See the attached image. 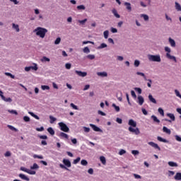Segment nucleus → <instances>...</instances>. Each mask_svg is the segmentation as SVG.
<instances>
[{
    "label": "nucleus",
    "mask_w": 181,
    "mask_h": 181,
    "mask_svg": "<svg viewBox=\"0 0 181 181\" xmlns=\"http://www.w3.org/2000/svg\"><path fill=\"white\" fill-rule=\"evenodd\" d=\"M34 32H36L37 36H40L42 39L45 38L46 33H47V29L41 27L37 28Z\"/></svg>",
    "instance_id": "1"
},
{
    "label": "nucleus",
    "mask_w": 181,
    "mask_h": 181,
    "mask_svg": "<svg viewBox=\"0 0 181 181\" xmlns=\"http://www.w3.org/2000/svg\"><path fill=\"white\" fill-rule=\"evenodd\" d=\"M148 60L150 62H157L158 63H160V62L161 61L160 59V55H152V54H149L148 56Z\"/></svg>",
    "instance_id": "2"
},
{
    "label": "nucleus",
    "mask_w": 181,
    "mask_h": 181,
    "mask_svg": "<svg viewBox=\"0 0 181 181\" xmlns=\"http://www.w3.org/2000/svg\"><path fill=\"white\" fill-rule=\"evenodd\" d=\"M61 131H63V132H69L70 131V129H69V127L66 126V124L64 122H59L58 124Z\"/></svg>",
    "instance_id": "3"
},
{
    "label": "nucleus",
    "mask_w": 181,
    "mask_h": 181,
    "mask_svg": "<svg viewBox=\"0 0 181 181\" xmlns=\"http://www.w3.org/2000/svg\"><path fill=\"white\" fill-rule=\"evenodd\" d=\"M129 132H133L134 134H135V135H139V134H141V132L139 131V129L138 127L134 129L132 127H129Z\"/></svg>",
    "instance_id": "4"
},
{
    "label": "nucleus",
    "mask_w": 181,
    "mask_h": 181,
    "mask_svg": "<svg viewBox=\"0 0 181 181\" xmlns=\"http://www.w3.org/2000/svg\"><path fill=\"white\" fill-rule=\"evenodd\" d=\"M62 162L66 168H71V162H70V160L64 158Z\"/></svg>",
    "instance_id": "5"
},
{
    "label": "nucleus",
    "mask_w": 181,
    "mask_h": 181,
    "mask_svg": "<svg viewBox=\"0 0 181 181\" xmlns=\"http://www.w3.org/2000/svg\"><path fill=\"white\" fill-rule=\"evenodd\" d=\"M89 126L91 127L93 131H95V132H103V130H101V129H100L98 127L95 126L93 124H90Z\"/></svg>",
    "instance_id": "6"
},
{
    "label": "nucleus",
    "mask_w": 181,
    "mask_h": 181,
    "mask_svg": "<svg viewBox=\"0 0 181 181\" xmlns=\"http://www.w3.org/2000/svg\"><path fill=\"white\" fill-rule=\"evenodd\" d=\"M76 74L79 77H86L87 76V72H83L81 71H75Z\"/></svg>",
    "instance_id": "7"
},
{
    "label": "nucleus",
    "mask_w": 181,
    "mask_h": 181,
    "mask_svg": "<svg viewBox=\"0 0 181 181\" xmlns=\"http://www.w3.org/2000/svg\"><path fill=\"white\" fill-rule=\"evenodd\" d=\"M128 125H129L132 128H136V122L131 119L129 120Z\"/></svg>",
    "instance_id": "8"
},
{
    "label": "nucleus",
    "mask_w": 181,
    "mask_h": 181,
    "mask_svg": "<svg viewBox=\"0 0 181 181\" xmlns=\"http://www.w3.org/2000/svg\"><path fill=\"white\" fill-rule=\"evenodd\" d=\"M148 145H150V146H152L153 148H155V149H158V151H160V147H159V146L156 143L150 141L148 142Z\"/></svg>",
    "instance_id": "9"
},
{
    "label": "nucleus",
    "mask_w": 181,
    "mask_h": 181,
    "mask_svg": "<svg viewBox=\"0 0 181 181\" xmlns=\"http://www.w3.org/2000/svg\"><path fill=\"white\" fill-rule=\"evenodd\" d=\"M166 57L167 59H169L170 60H173V62H175V63H177V60L176 59V57L173 56V55H170V54L167 53L166 54Z\"/></svg>",
    "instance_id": "10"
},
{
    "label": "nucleus",
    "mask_w": 181,
    "mask_h": 181,
    "mask_svg": "<svg viewBox=\"0 0 181 181\" xmlns=\"http://www.w3.org/2000/svg\"><path fill=\"white\" fill-rule=\"evenodd\" d=\"M59 136L61 139H69V134L64 132L59 133Z\"/></svg>",
    "instance_id": "11"
},
{
    "label": "nucleus",
    "mask_w": 181,
    "mask_h": 181,
    "mask_svg": "<svg viewBox=\"0 0 181 181\" xmlns=\"http://www.w3.org/2000/svg\"><path fill=\"white\" fill-rule=\"evenodd\" d=\"M138 103L139 105H143L144 103H145V100L144 99V97L141 95L138 96Z\"/></svg>",
    "instance_id": "12"
},
{
    "label": "nucleus",
    "mask_w": 181,
    "mask_h": 181,
    "mask_svg": "<svg viewBox=\"0 0 181 181\" xmlns=\"http://www.w3.org/2000/svg\"><path fill=\"white\" fill-rule=\"evenodd\" d=\"M124 6H126V9L129 11V12H131L132 11V7L131 6V3L125 2Z\"/></svg>",
    "instance_id": "13"
},
{
    "label": "nucleus",
    "mask_w": 181,
    "mask_h": 181,
    "mask_svg": "<svg viewBox=\"0 0 181 181\" xmlns=\"http://www.w3.org/2000/svg\"><path fill=\"white\" fill-rule=\"evenodd\" d=\"M97 76H99V77H107L108 74L107 72H97Z\"/></svg>",
    "instance_id": "14"
},
{
    "label": "nucleus",
    "mask_w": 181,
    "mask_h": 181,
    "mask_svg": "<svg viewBox=\"0 0 181 181\" xmlns=\"http://www.w3.org/2000/svg\"><path fill=\"white\" fill-rule=\"evenodd\" d=\"M112 13H113V15L115 16V18H121V16H119V14H118V12L117 11V9L113 8L112 10Z\"/></svg>",
    "instance_id": "15"
},
{
    "label": "nucleus",
    "mask_w": 181,
    "mask_h": 181,
    "mask_svg": "<svg viewBox=\"0 0 181 181\" xmlns=\"http://www.w3.org/2000/svg\"><path fill=\"white\" fill-rule=\"evenodd\" d=\"M169 43L172 47H176V42H175V40L170 37Z\"/></svg>",
    "instance_id": "16"
},
{
    "label": "nucleus",
    "mask_w": 181,
    "mask_h": 181,
    "mask_svg": "<svg viewBox=\"0 0 181 181\" xmlns=\"http://www.w3.org/2000/svg\"><path fill=\"white\" fill-rule=\"evenodd\" d=\"M148 100L151 101V103H153V104H156V99L152 96L151 94L148 95Z\"/></svg>",
    "instance_id": "17"
},
{
    "label": "nucleus",
    "mask_w": 181,
    "mask_h": 181,
    "mask_svg": "<svg viewBox=\"0 0 181 181\" xmlns=\"http://www.w3.org/2000/svg\"><path fill=\"white\" fill-rule=\"evenodd\" d=\"M163 132H165V134H168V135H170V134H172V132L170 131V129H168V127H163Z\"/></svg>",
    "instance_id": "18"
},
{
    "label": "nucleus",
    "mask_w": 181,
    "mask_h": 181,
    "mask_svg": "<svg viewBox=\"0 0 181 181\" xmlns=\"http://www.w3.org/2000/svg\"><path fill=\"white\" fill-rule=\"evenodd\" d=\"M18 176H19V177H21V179H23V180H27V181L30 180L29 177H28L24 174H19Z\"/></svg>",
    "instance_id": "19"
},
{
    "label": "nucleus",
    "mask_w": 181,
    "mask_h": 181,
    "mask_svg": "<svg viewBox=\"0 0 181 181\" xmlns=\"http://www.w3.org/2000/svg\"><path fill=\"white\" fill-rule=\"evenodd\" d=\"M3 101H5L6 103H12V98H6L4 96H2Z\"/></svg>",
    "instance_id": "20"
},
{
    "label": "nucleus",
    "mask_w": 181,
    "mask_h": 181,
    "mask_svg": "<svg viewBox=\"0 0 181 181\" xmlns=\"http://www.w3.org/2000/svg\"><path fill=\"white\" fill-rule=\"evenodd\" d=\"M151 119L153 120L154 122H156L157 124L160 123V120H159V119H158V117H156V116L155 115H152Z\"/></svg>",
    "instance_id": "21"
},
{
    "label": "nucleus",
    "mask_w": 181,
    "mask_h": 181,
    "mask_svg": "<svg viewBox=\"0 0 181 181\" xmlns=\"http://www.w3.org/2000/svg\"><path fill=\"white\" fill-rule=\"evenodd\" d=\"M175 180H181V173H177L174 177Z\"/></svg>",
    "instance_id": "22"
},
{
    "label": "nucleus",
    "mask_w": 181,
    "mask_h": 181,
    "mask_svg": "<svg viewBox=\"0 0 181 181\" xmlns=\"http://www.w3.org/2000/svg\"><path fill=\"white\" fill-rule=\"evenodd\" d=\"M168 165H169V166H171V168H175V167L177 168V163H176L173 161L168 162Z\"/></svg>",
    "instance_id": "23"
},
{
    "label": "nucleus",
    "mask_w": 181,
    "mask_h": 181,
    "mask_svg": "<svg viewBox=\"0 0 181 181\" xmlns=\"http://www.w3.org/2000/svg\"><path fill=\"white\" fill-rule=\"evenodd\" d=\"M157 139H158V141H159L160 142H164V144L168 143V140H166V139H163V138H162V137H160V136H158V137H157Z\"/></svg>",
    "instance_id": "24"
},
{
    "label": "nucleus",
    "mask_w": 181,
    "mask_h": 181,
    "mask_svg": "<svg viewBox=\"0 0 181 181\" xmlns=\"http://www.w3.org/2000/svg\"><path fill=\"white\" fill-rule=\"evenodd\" d=\"M175 9L178 11V12H181V6L177 2H175Z\"/></svg>",
    "instance_id": "25"
},
{
    "label": "nucleus",
    "mask_w": 181,
    "mask_h": 181,
    "mask_svg": "<svg viewBox=\"0 0 181 181\" xmlns=\"http://www.w3.org/2000/svg\"><path fill=\"white\" fill-rule=\"evenodd\" d=\"M12 26H13V29H15L16 32H19L20 29H19V25L18 24L13 23Z\"/></svg>",
    "instance_id": "26"
},
{
    "label": "nucleus",
    "mask_w": 181,
    "mask_h": 181,
    "mask_svg": "<svg viewBox=\"0 0 181 181\" xmlns=\"http://www.w3.org/2000/svg\"><path fill=\"white\" fill-rule=\"evenodd\" d=\"M100 162H102L103 165H105L107 163V160H105V157L104 156H100Z\"/></svg>",
    "instance_id": "27"
},
{
    "label": "nucleus",
    "mask_w": 181,
    "mask_h": 181,
    "mask_svg": "<svg viewBox=\"0 0 181 181\" xmlns=\"http://www.w3.org/2000/svg\"><path fill=\"white\" fill-rule=\"evenodd\" d=\"M78 11H86V6L84 5H80L77 7Z\"/></svg>",
    "instance_id": "28"
},
{
    "label": "nucleus",
    "mask_w": 181,
    "mask_h": 181,
    "mask_svg": "<svg viewBox=\"0 0 181 181\" xmlns=\"http://www.w3.org/2000/svg\"><path fill=\"white\" fill-rule=\"evenodd\" d=\"M47 132H49V134H50V135H54V130L52 127H49L47 129Z\"/></svg>",
    "instance_id": "29"
},
{
    "label": "nucleus",
    "mask_w": 181,
    "mask_h": 181,
    "mask_svg": "<svg viewBox=\"0 0 181 181\" xmlns=\"http://www.w3.org/2000/svg\"><path fill=\"white\" fill-rule=\"evenodd\" d=\"M167 117H169V118H170V119H172V121H175V115H173L172 113H168Z\"/></svg>",
    "instance_id": "30"
},
{
    "label": "nucleus",
    "mask_w": 181,
    "mask_h": 181,
    "mask_svg": "<svg viewBox=\"0 0 181 181\" xmlns=\"http://www.w3.org/2000/svg\"><path fill=\"white\" fill-rule=\"evenodd\" d=\"M34 66H28L30 68V70H35V71H37V64H33Z\"/></svg>",
    "instance_id": "31"
},
{
    "label": "nucleus",
    "mask_w": 181,
    "mask_h": 181,
    "mask_svg": "<svg viewBox=\"0 0 181 181\" xmlns=\"http://www.w3.org/2000/svg\"><path fill=\"white\" fill-rule=\"evenodd\" d=\"M86 58L88 59L89 60H94V59H95V55L88 54L86 56Z\"/></svg>",
    "instance_id": "32"
},
{
    "label": "nucleus",
    "mask_w": 181,
    "mask_h": 181,
    "mask_svg": "<svg viewBox=\"0 0 181 181\" xmlns=\"http://www.w3.org/2000/svg\"><path fill=\"white\" fill-rule=\"evenodd\" d=\"M112 106L114 107V108H115L116 112H119V110H120L119 106H117V105H115V103H113V104L112 105Z\"/></svg>",
    "instance_id": "33"
},
{
    "label": "nucleus",
    "mask_w": 181,
    "mask_h": 181,
    "mask_svg": "<svg viewBox=\"0 0 181 181\" xmlns=\"http://www.w3.org/2000/svg\"><path fill=\"white\" fill-rule=\"evenodd\" d=\"M158 112L160 114V115H162V117H165V112L161 107L158 108Z\"/></svg>",
    "instance_id": "34"
},
{
    "label": "nucleus",
    "mask_w": 181,
    "mask_h": 181,
    "mask_svg": "<svg viewBox=\"0 0 181 181\" xmlns=\"http://www.w3.org/2000/svg\"><path fill=\"white\" fill-rule=\"evenodd\" d=\"M81 165L83 166H87V165H88V162H87V160H82L81 161Z\"/></svg>",
    "instance_id": "35"
},
{
    "label": "nucleus",
    "mask_w": 181,
    "mask_h": 181,
    "mask_svg": "<svg viewBox=\"0 0 181 181\" xmlns=\"http://www.w3.org/2000/svg\"><path fill=\"white\" fill-rule=\"evenodd\" d=\"M49 122L50 124H53L56 121V117H54L53 116H49Z\"/></svg>",
    "instance_id": "36"
},
{
    "label": "nucleus",
    "mask_w": 181,
    "mask_h": 181,
    "mask_svg": "<svg viewBox=\"0 0 181 181\" xmlns=\"http://www.w3.org/2000/svg\"><path fill=\"white\" fill-rule=\"evenodd\" d=\"M105 39H108V35H110V32L108 30H105L103 33Z\"/></svg>",
    "instance_id": "37"
},
{
    "label": "nucleus",
    "mask_w": 181,
    "mask_h": 181,
    "mask_svg": "<svg viewBox=\"0 0 181 181\" xmlns=\"http://www.w3.org/2000/svg\"><path fill=\"white\" fill-rule=\"evenodd\" d=\"M8 128H9V129H11V131H15V132H18V129L13 126L8 125Z\"/></svg>",
    "instance_id": "38"
},
{
    "label": "nucleus",
    "mask_w": 181,
    "mask_h": 181,
    "mask_svg": "<svg viewBox=\"0 0 181 181\" xmlns=\"http://www.w3.org/2000/svg\"><path fill=\"white\" fill-rule=\"evenodd\" d=\"M42 90H50V87L49 86L42 85L41 86Z\"/></svg>",
    "instance_id": "39"
},
{
    "label": "nucleus",
    "mask_w": 181,
    "mask_h": 181,
    "mask_svg": "<svg viewBox=\"0 0 181 181\" xmlns=\"http://www.w3.org/2000/svg\"><path fill=\"white\" fill-rule=\"evenodd\" d=\"M107 44L105 43H102L99 47H98V49H105V47H107Z\"/></svg>",
    "instance_id": "40"
},
{
    "label": "nucleus",
    "mask_w": 181,
    "mask_h": 181,
    "mask_svg": "<svg viewBox=\"0 0 181 181\" xmlns=\"http://www.w3.org/2000/svg\"><path fill=\"white\" fill-rule=\"evenodd\" d=\"M141 18H144V21H149V16L146 14H141Z\"/></svg>",
    "instance_id": "41"
},
{
    "label": "nucleus",
    "mask_w": 181,
    "mask_h": 181,
    "mask_svg": "<svg viewBox=\"0 0 181 181\" xmlns=\"http://www.w3.org/2000/svg\"><path fill=\"white\" fill-rule=\"evenodd\" d=\"M83 53H90V48L88 47H85L83 49Z\"/></svg>",
    "instance_id": "42"
},
{
    "label": "nucleus",
    "mask_w": 181,
    "mask_h": 181,
    "mask_svg": "<svg viewBox=\"0 0 181 181\" xmlns=\"http://www.w3.org/2000/svg\"><path fill=\"white\" fill-rule=\"evenodd\" d=\"M139 64H141V62L139 60H135L134 61V67H139Z\"/></svg>",
    "instance_id": "43"
},
{
    "label": "nucleus",
    "mask_w": 181,
    "mask_h": 181,
    "mask_svg": "<svg viewBox=\"0 0 181 181\" xmlns=\"http://www.w3.org/2000/svg\"><path fill=\"white\" fill-rule=\"evenodd\" d=\"M81 159V158L80 157H78L76 159L74 160L73 161L74 165H77V163L80 162Z\"/></svg>",
    "instance_id": "44"
},
{
    "label": "nucleus",
    "mask_w": 181,
    "mask_h": 181,
    "mask_svg": "<svg viewBox=\"0 0 181 181\" xmlns=\"http://www.w3.org/2000/svg\"><path fill=\"white\" fill-rule=\"evenodd\" d=\"M5 75L8 76V77H11V78H15V76L13 75L12 74H11V73H9V72H6Z\"/></svg>",
    "instance_id": "45"
},
{
    "label": "nucleus",
    "mask_w": 181,
    "mask_h": 181,
    "mask_svg": "<svg viewBox=\"0 0 181 181\" xmlns=\"http://www.w3.org/2000/svg\"><path fill=\"white\" fill-rule=\"evenodd\" d=\"M20 170H22V172H25L26 173H29V170L25 167H21Z\"/></svg>",
    "instance_id": "46"
},
{
    "label": "nucleus",
    "mask_w": 181,
    "mask_h": 181,
    "mask_svg": "<svg viewBox=\"0 0 181 181\" xmlns=\"http://www.w3.org/2000/svg\"><path fill=\"white\" fill-rule=\"evenodd\" d=\"M62 42V38L57 37L54 41V45H59Z\"/></svg>",
    "instance_id": "47"
},
{
    "label": "nucleus",
    "mask_w": 181,
    "mask_h": 181,
    "mask_svg": "<svg viewBox=\"0 0 181 181\" xmlns=\"http://www.w3.org/2000/svg\"><path fill=\"white\" fill-rule=\"evenodd\" d=\"M65 67H66V69L67 70H70V69H71V64H70V63H66V64H65Z\"/></svg>",
    "instance_id": "48"
},
{
    "label": "nucleus",
    "mask_w": 181,
    "mask_h": 181,
    "mask_svg": "<svg viewBox=\"0 0 181 181\" xmlns=\"http://www.w3.org/2000/svg\"><path fill=\"white\" fill-rule=\"evenodd\" d=\"M41 62H50V59L46 57H43L41 59Z\"/></svg>",
    "instance_id": "49"
},
{
    "label": "nucleus",
    "mask_w": 181,
    "mask_h": 181,
    "mask_svg": "<svg viewBox=\"0 0 181 181\" xmlns=\"http://www.w3.org/2000/svg\"><path fill=\"white\" fill-rule=\"evenodd\" d=\"M30 169H39V165L37 163H34L33 165L30 167Z\"/></svg>",
    "instance_id": "50"
},
{
    "label": "nucleus",
    "mask_w": 181,
    "mask_h": 181,
    "mask_svg": "<svg viewBox=\"0 0 181 181\" xmlns=\"http://www.w3.org/2000/svg\"><path fill=\"white\" fill-rule=\"evenodd\" d=\"M135 91H137L139 94H142V89L141 88H134Z\"/></svg>",
    "instance_id": "51"
},
{
    "label": "nucleus",
    "mask_w": 181,
    "mask_h": 181,
    "mask_svg": "<svg viewBox=\"0 0 181 181\" xmlns=\"http://www.w3.org/2000/svg\"><path fill=\"white\" fill-rule=\"evenodd\" d=\"M23 120L25 121V122H29V121H30V118L28 116H24Z\"/></svg>",
    "instance_id": "52"
},
{
    "label": "nucleus",
    "mask_w": 181,
    "mask_h": 181,
    "mask_svg": "<svg viewBox=\"0 0 181 181\" xmlns=\"http://www.w3.org/2000/svg\"><path fill=\"white\" fill-rule=\"evenodd\" d=\"M59 167H60L62 169H65V170H70L69 168H67V167H66L65 165L59 164Z\"/></svg>",
    "instance_id": "53"
},
{
    "label": "nucleus",
    "mask_w": 181,
    "mask_h": 181,
    "mask_svg": "<svg viewBox=\"0 0 181 181\" xmlns=\"http://www.w3.org/2000/svg\"><path fill=\"white\" fill-rule=\"evenodd\" d=\"M148 83H147V86L148 87H149V88H151V87H152V80L151 79H148Z\"/></svg>",
    "instance_id": "54"
},
{
    "label": "nucleus",
    "mask_w": 181,
    "mask_h": 181,
    "mask_svg": "<svg viewBox=\"0 0 181 181\" xmlns=\"http://www.w3.org/2000/svg\"><path fill=\"white\" fill-rule=\"evenodd\" d=\"M8 111L10 112V114H14L15 115H18V112L16 110H11Z\"/></svg>",
    "instance_id": "55"
},
{
    "label": "nucleus",
    "mask_w": 181,
    "mask_h": 181,
    "mask_svg": "<svg viewBox=\"0 0 181 181\" xmlns=\"http://www.w3.org/2000/svg\"><path fill=\"white\" fill-rule=\"evenodd\" d=\"M124 153H127V151H126L125 150H124V149H121V150L119 151V155H120V156H122V155H124Z\"/></svg>",
    "instance_id": "56"
},
{
    "label": "nucleus",
    "mask_w": 181,
    "mask_h": 181,
    "mask_svg": "<svg viewBox=\"0 0 181 181\" xmlns=\"http://www.w3.org/2000/svg\"><path fill=\"white\" fill-rule=\"evenodd\" d=\"M132 155H139V151L138 150L132 151Z\"/></svg>",
    "instance_id": "57"
},
{
    "label": "nucleus",
    "mask_w": 181,
    "mask_h": 181,
    "mask_svg": "<svg viewBox=\"0 0 181 181\" xmlns=\"http://www.w3.org/2000/svg\"><path fill=\"white\" fill-rule=\"evenodd\" d=\"M11 151H6V152L5 153V154H4V156H5L6 158H8V157L11 156Z\"/></svg>",
    "instance_id": "58"
},
{
    "label": "nucleus",
    "mask_w": 181,
    "mask_h": 181,
    "mask_svg": "<svg viewBox=\"0 0 181 181\" xmlns=\"http://www.w3.org/2000/svg\"><path fill=\"white\" fill-rule=\"evenodd\" d=\"M131 94L133 98H136V94L135 93V91L131 90Z\"/></svg>",
    "instance_id": "59"
},
{
    "label": "nucleus",
    "mask_w": 181,
    "mask_h": 181,
    "mask_svg": "<svg viewBox=\"0 0 181 181\" xmlns=\"http://www.w3.org/2000/svg\"><path fill=\"white\" fill-rule=\"evenodd\" d=\"M165 51L167 52V53H169V54H170V48H169V47H165Z\"/></svg>",
    "instance_id": "60"
},
{
    "label": "nucleus",
    "mask_w": 181,
    "mask_h": 181,
    "mask_svg": "<svg viewBox=\"0 0 181 181\" xmlns=\"http://www.w3.org/2000/svg\"><path fill=\"white\" fill-rule=\"evenodd\" d=\"M135 179H142V177L138 174H134Z\"/></svg>",
    "instance_id": "61"
},
{
    "label": "nucleus",
    "mask_w": 181,
    "mask_h": 181,
    "mask_svg": "<svg viewBox=\"0 0 181 181\" xmlns=\"http://www.w3.org/2000/svg\"><path fill=\"white\" fill-rule=\"evenodd\" d=\"M40 139H47V136L46 135H41L39 136Z\"/></svg>",
    "instance_id": "62"
},
{
    "label": "nucleus",
    "mask_w": 181,
    "mask_h": 181,
    "mask_svg": "<svg viewBox=\"0 0 181 181\" xmlns=\"http://www.w3.org/2000/svg\"><path fill=\"white\" fill-rule=\"evenodd\" d=\"M71 107H72L74 110H78V107L74 103H71Z\"/></svg>",
    "instance_id": "63"
},
{
    "label": "nucleus",
    "mask_w": 181,
    "mask_h": 181,
    "mask_svg": "<svg viewBox=\"0 0 181 181\" xmlns=\"http://www.w3.org/2000/svg\"><path fill=\"white\" fill-rule=\"evenodd\" d=\"M175 139H176V141H177L178 142H181V137L179 136L178 135H175Z\"/></svg>",
    "instance_id": "64"
}]
</instances>
